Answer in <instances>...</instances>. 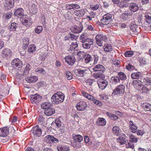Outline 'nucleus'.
<instances>
[{
	"label": "nucleus",
	"instance_id": "nucleus-39",
	"mask_svg": "<svg viewBox=\"0 0 151 151\" xmlns=\"http://www.w3.org/2000/svg\"><path fill=\"white\" fill-rule=\"evenodd\" d=\"M31 69V66L29 64L27 65L26 66L25 68L24 71L23 72L24 76H27L28 74L29 71Z\"/></svg>",
	"mask_w": 151,
	"mask_h": 151
},
{
	"label": "nucleus",
	"instance_id": "nucleus-7",
	"mask_svg": "<svg viewBox=\"0 0 151 151\" xmlns=\"http://www.w3.org/2000/svg\"><path fill=\"white\" fill-rule=\"evenodd\" d=\"M125 86L122 85L117 86L114 90L113 92L116 95L122 94L124 91Z\"/></svg>",
	"mask_w": 151,
	"mask_h": 151
},
{
	"label": "nucleus",
	"instance_id": "nucleus-38",
	"mask_svg": "<svg viewBox=\"0 0 151 151\" xmlns=\"http://www.w3.org/2000/svg\"><path fill=\"white\" fill-rule=\"evenodd\" d=\"M36 50V47L34 44L30 45L28 47V52L30 53H33Z\"/></svg>",
	"mask_w": 151,
	"mask_h": 151
},
{
	"label": "nucleus",
	"instance_id": "nucleus-47",
	"mask_svg": "<svg viewBox=\"0 0 151 151\" xmlns=\"http://www.w3.org/2000/svg\"><path fill=\"white\" fill-rule=\"evenodd\" d=\"M65 77L68 80L72 79L73 76L72 73L69 71H66L65 73Z\"/></svg>",
	"mask_w": 151,
	"mask_h": 151
},
{
	"label": "nucleus",
	"instance_id": "nucleus-11",
	"mask_svg": "<svg viewBox=\"0 0 151 151\" xmlns=\"http://www.w3.org/2000/svg\"><path fill=\"white\" fill-rule=\"evenodd\" d=\"M99 86L102 90L104 89L108 85L107 81L103 79H100L97 82Z\"/></svg>",
	"mask_w": 151,
	"mask_h": 151
},
{
	"label": "nucleus",
	"instance_id": "nucleus-35",
	"mask_svg": "<svg viewBox=\"0 0 151 151\" xmlns=\"http://www.w3.org/2000/svg\"><path fill=\"white\" fill-rule=\"evenodd\" d=\"M143 82L147 86L151 85V77H146L143 79Z\"/></svg>",
	"mask_w": 151,
	"mask_h": 151
},
{
	"label": "nucleus",
	"instance_id": "nucleus-41",
	"mask_svg": "<svg viewBox=\"0 0 151 151\" xmlns=\"http://www.w3.org/2000/svg\"><path fill=\"white\" fill-rule=\"evenodd\" d=\"M118 76L120 80H125L127 79V77L125 74L122 72H120L118 73Z\"/></svg>",
	"mask_w": 151,
	"mask_h": 151
},
{
	"label": "nucleus",
	"instance_id": "nucleus-62",
	"mask_svg": "<svg viewBox=\"0 0 151 151\" xmlns=\"http://www.w3.org/2000/svg\"><path fill=\"white\" fill-rule=\"evenodd\" d=\"M93 81L94 80L91 79H89L86 81V82L89 85H91Z\"/></svg>",
	"mask_w": 151,
	"mask_h": 151
},
{
	"label": "nucleus",
	"instance_id": "nucleus-23",
	"mask_svg": "<svg viewBox=\"0 0 151 151\" xmlns=\"http://www.w3.org/2000/svg\"><path fill=\"white\" fill-rule=\"evenodd\" d=\"M142 108L145 111L151 112V104L148 103H144L141 104Z\"/></svg>",
	"mask_w": 151,
	"mask_h": 151
},
{
	"label": "nucleus",
	"instance_id": "nucleus-56",
	"mask_svg": "<svg viewBox=\"0 0 151 151\" xmlns=\"http://www.w3.org/2000/svg\"><path fill=\"white\" fill-rule=\"evenodd\" d=\"M92 101L95 104L99 106H101L102 105V104L101 101L97 100L94 98Z\"/></svg>",
	"mask_w": 151,
	"mask_h": 151
},
{
	"label": "nucleus",
	"instance_id": "nucleus-50",
	"mask_svg": "<svg viewBox=\"0 0 151 151\" xmlns=\"http://www.w3.org/2000/svg\"><path fill=\"white\" fill-rule=\"evenodd\" d=\"M22 22L23 25L27 27H29L31 24L30 22L27 19H23Z\"/></svg>",
	"mask_w": 151,
	"mask_h": 151
},
{
	"label": "nucleus",
	"instance_id": "nucleus-19",
	"mask_svg": "<svg viewBox=\"0 0 151 151\" xmlns=\"http://www.w3.org/2000/svg\"><path fill=\"white\" fill-rule=\"evenodd\" d=\"M129 8L131 11L135 12L138 10L139 9V7L137 4L133 2L130 3Z\"/></svg>",
	"mask_w": 151,
	"mask_h": 151
},
{
	"label": "nucleus",
	"instance_id": "nucleus-37",
	"mask_svg": "<svg viewBox=\"0 0 151 151\" xmlns=\"http://www.w3.org/2000/svg\"><path fill=\"white\" fill-rule=\"evenodd\" d=\"M129 138L130 141L133 143H137L138 141V139L133 134L130 135L129 137Z\"/></svg>",
	"mask_w": 151,
	"mask_h": 151
},
{
	"label": "nucleus",
	"instance_id": "nucleus-49",
	"mask_svg": "<svg viewBox=\"0 0 151 151\" xmlns=\"http://www.w3.org/2000/svg\"><path fill=\"white\" fill-rule=\"evenodd\" d=\"M23 46L27 47L29 45V40L27 38H26L23 40Z\"/></svg>",
	"mask_w": 151,
	"mask_h": 151
},
{
	"label": "nucleus",
	"instance_id": "nucleus-63",
	"mask_svg": "<svg viewBox=\"0 0 151 151\" xmlns=\"http://www.w3.org/2000/svg\"><path fill=\"white\" fill-rule=\"evenodd\" d=\"M45 57V54L44 53H41L40 55L39 58L42 60H43Z\"/></svg>",
	"mask_w": 151,
	"mask_h": 151
},
{
	"label": "nucleus",
	"instance_id": "nucleus-15",
	"mask_svg": "<svg viewBox=\"0 0 151 151\" xmlns=\"http://www.w3.org/2000/svg\"><path fill=\"white\" fill-rule=\"evenodd\" d=\"M12 65L14 67H17L18 69L21 68L22 67V62L18 58L14 59L12 63Z\"/></svg>",
	"mask_w": 151,
	"mask_h": 151
},
{
	"label": "nucleus",
	"instance_id": "nucleus-6",
	"mask_svg": "<svg viewBox=\"0 0 151 151\" xmlns=\"http://www.w3.org/2000/svg\"><path fill=\"white\" fill-rule=\"evenodd\" d=\"M39 126L38 125H36L33 127L31 131L33 134L34 136L37 137H40L42 132L41 129Z\"/></svg>",
	"mask_w": 151,
	"mask_h": 151
},
{
	"label": "nucleus",
	"instance_id": "nucleus-1",
	"mask_svg": "<svg viewBox=\"0 0 151 151\" xmlns=\"http://www.w3.org/2000/svg\"><path fill=\"white\" fill-rule=\"evenodd\" d=\"M93 70L96 72L93 74V76L95 78H103L104 76L103 73L105 70V68L103 65L98 64L94 67Z\"/></svg>",
	"mask_w": 151,
	"mask_h": 151
},
{
	"label": "nucleus",
	"instance_id": "nucleus-33",
	"mask_svg": "<svg viewBox=\"0 0 151 151\" xmlns=\"http://www.w3.org/2000/svg\"><path fill=\"white\" fill-rule=\"evenodd\" d=\"M85 13V11L83 10H76L74 11L75 15L79 17H83Z\"/></svg>",
	"mask_w": 151,
	"mask_h": 151
},
{
	"label": "nucleus",
	"instance_id": "nucleus-10",
	"mask_svg": "<svg viewBox=\"0 0 151 151\" xmlns=\"http://www.w3.org/2000/svg\"><path fill=\"white\" fill-rule=\"evenodd\" d=\"M80 42L82 43L88 42V43L93 42L94 40L89 38L85 34H83L81 35L80 37Z\"/></svg>",
	"mask_w": 151,
	"mask_h": 151
},
{
	"label": "nucleus",
	"instance_id": "nucleus-43",
	"mask_svg": "<svg viewBox=\"0 0 151 151\" xmlns=\"http://www.w3.org/2000/svg\"><path fill=\"white\" fill-rule=\"evenodd\" d=\"M85 56L86 57L85 60V62L86 63H88L91 60H92V57L90 55L88 54H87Z\"/></svg>",
	"mask_w": 151,
	"mask_h": 151
},
{
	"label": "nucleus",
	"instance_id": "nucleus-60",
	"mask_svg": "<svg viewBox=\"0 0 151 151\" xmlns=\"http://www.w3.org/2000/svg\"><path fill=\"white\" fill-rule=\"evenodd\" d=\"M126 147L133 149L134 148V144L132 142H128V143L126 145Z\"/></svg>",
	"mask_w": 151,
	"mask_h": 151
},
{
	"label": "nucleus",
	"instance_id": "nucleus-2",
	"mask_svg": "<svg viewBox=\"0 0 151 151\" xmlns=\"http://www.w3.org/2000/svg\"><path fill=\"white\" fill-rule=\"evenodd\" d=\"M65 96L62 93L58 92L55 93L51 97V100L56 104L62 102L64 100Z\"/></svg>",
	"mask_w": 151,
	"mask_h": 151
},
{
	"label": "nucleus",
	"instance_id": "nucleus-26",
	"mask_svg": "<svg viewBox=\"0 0 151 151\" xmlns=\"http://www.w3.org/2000/svg\"><path fill=\"white\" fill-rule=\"evenodd\" d=\"M96 124L98 126H104L106 124V121L103 118H99L96 122Z\"/></svg>",
	"mask_w": 151,
	"mask_h": 151
},
{
	"label": "nucleus",
	"instance_id": "nucleus-17",
	"mask_svg": "<svg viewBox=\"0 0 151 151\" xmlns=\"http://www.w3.org/2000/svg\"><path fill=\"white\" fill-rule=\"evenodd\" d=\"M132 14L129 11H125V13H122L121 15V18L124 20H126L132 17Z\"/></svg>",
	"mask_w": 151,
	"mask_h": 151
},
{
	"label": "nucleus",
	"instance_id": "nucleus-25",
	"mask_svg": "<svg viewBox=\"0 0 151 151\" xmlns=\"http://www.w3.org/2000/svg\"><path fill=\"white\" fill-rule=\"evenodd\" d=\"M25 80L29 83H35L38 80V77L35 76L30 77H28L25 78Z\"/></svg>",
	"mask_w": 151,
	"mask_h": 151
},
{
	"label": "nucleus",
	"instance_id": "nucleus-22",
	"mask_svg": "<svg viewBox=\"0 0 151 151\" xmlns=\"http://www.w3.org/2000/svg\"><path fill=\"white\" fill-rule=\"evenodd\" d=\"M23 10L21 8H19L17 9L15 11L14 15L18 17H21L23 15Z\"/></svg>",
	"mask_w": 151,
	"mask_h": 151
},
{
	"label": "nucleus",
	"instance_id": "nucleus-54",
	"mask_svg": "<svg viewBox=\"0 0 151 151\" xmlns=\"http://www.w3.org/2000/svg\"><path fill=\"white\" fill-rule=\"evenodd\" d=\"M43 30L42 27L41 26H38L35 29V32L37 33H40Z\"/></svg>",
	"mask_w": 151,
	"mask_h": 151
},
{
	"label": "nucleus",
	"instance_id": "nucleus-8",
	"mask_svg": "<svg viewBox=\"0 0 151 151\" xmlns=\"http://www.w3.org/2000/svg\"><path fill=\"white\" fill-rule=\"evenodd\" d=\"M87 106L86 102L82 101L77 103L76 106V108L78 111H83L86 109Z\"/></svg>",
	"mask_w": 151,
	"mask_h": 151
},
{
	"label": "nucleus",
	"instance_id": "nucleus-14",
	"mask_svg": "<svg viewBox=\"0 0 151 151\" xmlns=\"http://www.w3.org/2000/svg\"><path fill=\"white\" fill-rule=\"evenodd\" d=\"M129 127L130 131L132 133H135L137 132V126L133 121H129Z\"/></svg>",
	"mask_w": 151,
	"mask_h": 151
},
{
	"label": "nucleus",
	"instance_id": "nucleus-55",
	"mask_svg": "<svg viewBox=\"0 0 151 151\" xmlns=\"http://www.w3.org/2000/svg\"><path fill=\"white\" fill-rule=\"evenodd\" d=\"M55 122L57 127H60L61 122L59 119L58 118L56 119L55 120Z\"/></svg>",
	"mask_w": 151,
	"mask_h": 151
},
{
	"label": "nucleus",
	"instance_id": "nucleus-46",
	"mask_svg": "<svg viewBox=\"0 0 151 151\" xmlns=\"http://www.w3.org/2000/svg\"><path fill=\"white\" fill-rule=\"evenodd\" d=\"M145 20L148 24H150L151 22V17L148 15H146L144 16Z\"/></svg>",
	"mask_w": 151,
	"mask_h": 151
},
{
	"label": "nucleus",
	"instance_id": "nucleus-31",
	"mask_svg": "<svg viewBox=\"0 0 151 151\" xmlns=\"http://www.w3.org/2000/svg\"><path fill=\"white\" fill-rule=\"evenodd\" d=\"M103 49L105 52H110L112 50L111 45L108 44H105L103 47Z\"/></svg>",
	"mask_w": 151,
	"mask_h": 151
},
{
	"label": "nucleus",
	"instance_id": "nucleus-27",
	"mask_svg": "<svg viewBox=\"0 0 151 151\" xmlns=\"http://www.w3.org/2000/svg\"><path fill=\"white\" fill-rule=\"evenodd\" d=\"M72 136L74 140L76 142H80L83 140V137L80 135L73 134Z\"/></svg>",
	"mask_w": 151,
	"mask_h": 151
},
{
	"label": "nucleus",
	"instance_id": "nucleus-16",
	"mask_svg": "<svg viewBox=\"0 0 151 151\" xmlns=\"http://www.w3.org/2000/svg\"><path fill=\"white\" fill-rule=\"evenodd\" d=\"M88 70L86 69H76L75 70L74 73L76 75L83 76L87 73Z\"/></svg>",
	"mask_w": 151,
	"mask_h": 151
},
{
	"label": "nucleus",
	"instance_id": "nucleus-51",
	"mask_svg": "<svg viewBox=\"0 0 151 151\" xmlns=\"http://www.w3.org/2000/svg\"><path fill=\"white\" fill-rule=\"evenodd\" d=\"M92 59L93 58L94 60L93 64H96L99 60V56L97 55L94 54L92 55Z\"/></svg>",
	"mask_w": 151,
	"mask_h": 151
},
{
	"label": "nucleus",
	"instance_id": "nucleus-20",
	"mask_svg": "<svg viewBox=\"0 0 151 151\" xmlns=\"http://www.w3.org/2000/svg\"><path fill=\"white\" fill-rule=\"evenodd\" d=\"M11 51L8 48H5L2 51L1 55L3 58H6L11 55Z\"/></svg>",
	"mask_w": 151,
	"mask_h": 151
},
{
	"label": "nucleus",
	"instance_id": "nucleus-57",
	"mask_svg": "<svg viewBox=\"0 0 151 151\" xmlns=\"http://www.w3.org/2000/svg\"><path fill=\"white\" fill-rule=\"evenodd\" d=\"M99 7V5L98 4L95 5H91L90 6L91 8L93 10H96L98 9Z\"/></svg>",
	"mask_w": 151,
	"mask_h": 151
},
{
	"label": "nucleus",
	"instance_id": "nucleus-13",
	"mask_svg": "<svg viewBox=\"0 0 151 151\" xmlns=\"http://www.w3.org/2000/svg\"><path fill=\"white\" fill-rule=\"evenodd\" d=\"M14 4V0H6L4 4L5 9H10L13 7Z\"/></svg>",
	"mask_w": 151,
	"mask_h": 151
},
{
	"label": "nucleus",
	"instance_id": "nucleus-32",
	"mask_svg": "<svg viewBox=\"0 0 151 151\" xmlns=\"http://www.w3.org/2000/svg\"><path fill=\"white\" fill-rule=\"evenodd\" d=\"M106 115L112 120H116L119 119V117L116 115L112 114L109 112L106 113Z\"/></svg>",
	"mask_w": 151,
	"mask_h": 151
},
{
	"label": "nucleus",
	"instance_id": "nucleus-42",
	"mask_svg": "<svg viewBox=\"0 0 151 151\" xmlns=\"http://www.w3.org/2000/svg\"><path fill=\"white\" fill-rule=\"evenodd\" d=\"M125 139V138H124L122 136H120L117 139V140L118 142L120 143L121 145H122L126 142Z\"/></svg>",
	"mask_w": 151,
	"mask_h": 151
},
{
	"label": "nucleus",
	"instance_id": "nucleus-44",
	"mask_svg": "<svg viewBox=\"0 0 151 151\" xmlns=\"http://www.w3.org/2000/svg\"><path fill=\"white\" fill-rule=\"evenodd\" d=\"M18 24L16 23L13 22L11 24L10 29L11 31H15L17 27Z\"/></svg>",
	"mask_w": 151,
	"mask_h": 151
},
{
	"label": "nucleus",
	"instance_id": "nucleus-4",
	"mask_svg": "<svg viewBox=\"0 0 151 151\" xmlns=\"http://www.w3.org/2000/svg\"><path fill=\"white\" fill-rule=\"evenodd\" d=\"M112 15L109 13H107L103 16V18L101 19V23L104 25L108 24L112 20Z\"/></svg>",
	"mask_w": 151,
	"mask_h": 151
},
{
	"label": "nucleus",
	"instance_id": "nucleus-28",
	"mask_svg": "<svg viewBox=\"0 0 151 151\" xmlns=\"http://www.w3.org/2000/svg\"><path fill=\"white\" fill-rule=\"evenodd\" d=\"M112 132L114 134L117 136L121 134V130L118 126H114L113 128Z\"/></svg>",
	"mask_w": 151,
	"mask_h": 151
},
{
	"label": "nucleus",
	"instance_id": "nucleus-53",
	"mask_svg": "<svg viewBox=\"0 0 151 151\" xmlns=\"http://www.w3.org/2000/svg\"><path fill=\"white\" fill-rule=\"evenodd\" d=\"M78 46V43L76 42H73L71 45H70V47L71 50H74Z\"/></svg>",
	"mask_w": 151,
	"mask_h": 151
},
{
	"label": "nucleus",
	"instance_id": "nucleus-34",
	"mask_svg": "<svg viewBox=\"0 0 151 151\" xmlns=\"http://www.w3.org/2000/svg\"><path fill=\"white\" fill-rule=\"evenodd\" d=\"M116 4H117L118 6L119 7L122 8L124 7H127L129 6L128 4L126 2L124 1H121L120 2L119 1V2L118 3H117Z\"/></svg>",
	"mask_w": 151,
	"mask_h": 151
},
{
	"label": "nucleus",
	"instance_id": "nucleus-21",
	"mask_svg": "<svg viewBox=\"0 0 151 151\" xmlns=\"http://www.w3.org/2000/svg\"><path fill=\"white\" fill-rule=\"evenodd\" d=\"M55 110L54 108L50 107L45 109L44 113L45 115L49 116L52 115L55 113Z\"/></svg>",
	"mask_w": 151,
	"mask_h": 151
},
{
	"label": "nucleus",
	"instance_id": "nucleus-30",
	"mask_svg": "<svg viewBox=\"0 0 151 151\" xmlns=\"http://www.w3.org/2000/svg\"><path fill=\"white\" fill-rule=\"evenodd\" d=\"M51 105L52 104L50 102L47 101L42 103L41 107L42 109H46L50 108Z\"/></svg>",
	"mask_w": 151,
	"mask_h": 151
},
{
	"label": "nucleus",
	"instance_id": "nucleus-24",
	"mask_svg": "<svg viewBox=\"0 0 151 151\" xmlns=\"http://www.w3.org/2000/svg\"><path fill=\"white\" fill-rule=\"evenodd\" d=\"M45 138L48 140V142H51L54 143H57L59 142L58 139L57 138L50 135L47 136Z\"/></svg>",
	"mask_w": 151,
	"mask_h": 151
},
{
	"label": "nucleus",
	"instance_id": "nucleus-18",
	"mask_svg": "<svg viewBox=\"0 0 151 151\" xmlns=\"http://www.w3.org/2000/svg\"><path fill=\"white\" fill-rule=\"evenodd\" d=\"M9 130L7 127L0 128V136L3 137H6L8 134Z\"/></svg>",
	"mask_w": 151,
	"mask_h": 151
},
{
	"label": "nucleus",
	"instance_id": "nucleus-12",
	"mask_svg": "<svg viewBox=\"0 0 151 151\" xmlns=\"http://www.w3.org/2000/svg\"><path fill=\"white\" fill-rule=\"evenodd\" d=\"M65 62L68 64L72 65L76 61L75 57L73 56H67L65 58Z\"/></svg>",
	"mask_w": 151,
	"mask_h": 151
},
{
	"label": "nucleus",
	"instance_id": "nucleus-5",
	"mask_svg": "<svg viewBox=\"0 0 151 151\" xmlns=\"http://www.w3.org/2000/svg\"><path fill=\"white\" fill-rule=\"evenodd\" d=\"M83 29V26L81 22H80L78 26H73L71 27L70 28L71 32L75 33H79L81 32Z\"/></svg>",
	"mask_w": 151,
	"mask_h": 151
},
{
	"label": "nucleus",
	"instance_id": "nucleus-3",
	"mask_svg": "<svg viewBox=\"0 0 151 151\" xmlns=\"http://www.w3.org/2000/svg\"><path fill=\"white\" fill-rule=\"evenodd\" d=\"M95 39L97 44L99 46H103L104 41L105 42L107 40V37L106 35L102 34H98L95 37Z\"/></svg>",
	"mask_w": 151,
	"mask_h": 151
},
{
	"label": "nucleus",
	"instance_id": "nucleus-52",
	"mask_svg": "<svg viewBox=\"0 0 151 151\" xmlns=\"http://www.w3.org/2000/svg\"><path fill=\"white\" fill-rule=\"evenodd\" d=\"M12 14V12H10L4 14V16L5 19H9L11 17Z\"/></svg>",
	"mask_w": 151,
	"mask_h": 151
},
{
	"label": "nucleus",
	"instance_id": "nucleus-58",
	"mask_svg": "<svg viewBox=\"0 0 151 151\" xmlns=\"http://www.w3.org/2000/svg\"><path fill=\"white\" fill-rule=\"evenodd\" d=\"M139 61L141 64H145L147 62L146 59L145 58L142 57L139 58Z\"/></svg>",
	"mask_w": 151,
	"mask_h": 151
},
{
	"label": "nucleus",
	"instance_id": "nucleus-45",
	"mask_svg": "<svg viewBox=\"0 0 151 151\" xmlns=\"http://www.w3.org/2000/svg\"><path fill=\"white\" fill-rule=\"evenodd\" d=\"M134 54V52L132 51H127L124 53L126 57H131Z\"/></svg>",
	"mask_w": 151,
	"mask_h": 151
},
{
	"label": "nucleus",
	"instance_id": "nucleus-29",
	"mask_svg": "<svg viewBox=\"0 0 151 151\" xmlns=\"http://www.w3.org/2000/svg\"><path fill=\"white\" fill-rule=\"evenodd\" d=\"M58 151H69L68 147L64 145H58L57 147Z\"/></svg>",
	"mask_w": 151,
	"mask_h": 151
},
{
	"label": "nucleus",
	"instance_id": "nucleus-9",
	"mask_svg": "<svg viewBox=\"0 0 151 151\" xmlns=\"http://www.w3.org/2000/svg\"><path fill=\"white\" fill-rule=\"evenodd\" d=\"M42 99V96L37 94L32 95L30 99V101L32 103L37 104Z\"/></svg>",
	"mask_w": 151,
	"mask_h": 151
},
{
	"label": "nucleus",
	"instance_id": "nucleus-48",
	"mask_svg": "<svg viewBox=\"0 0 151 151\" xmlns=\"http://www.w3.org/2000/svg\"><path fill=\"white\" fill-rule=\"evenodd\" d=\"M111 80L113 82L115 83H118L120 81L119 78L117 76L112 77Z\"/></svg>",
	"mask_w": 151,
	"mask_h": 151
},
{
	"label": "nucleus",
	"instance_id": "nucleus-59",
	"mask_svg": "<svg viewBox=\"0 0 151 151\" xmlns=\"http://www.w3.org/2000/svg\"><path fill=\"white\" fill-rule=\"evenodd\" d=\"M127 69L129 70H132L134 69L135 67L130 64H128L126 66Z\"/></svg>",
	"mask_w": 151,
	"mask_h": 151
},
{
	"label": "nucleus",
	"instance_id": "nucleus-36",
	"mask_svg": "<svg viewBox=\"0 0 151 151\" xmlns=\"http://www.w3.org/2000/svg\"><path fill=\"white\" fill-rule=\"evenodd\" d=\"M142 76L141 73L139 72L134 73L131 74V77L132 79H138Z\"/></svg>",
	"mask_w": 151,
	"mask_h": 151
},
{
	"label": "nucleus",
	"instance_id": "nucleus-40",
	"mask_svg": "<svg viewBox=\"0 0 151 151\" xmlns=\"http://www.w3.org/2000/svg\"><path fill=\"white\" fill-rule=\"evenodd\" d=\"M93 42L87 43L84 42L82 43L81 45L84 48L86 49H89L90 48L91 45H93Z\"/></svg>",
	"mask_w": 151,
	"mask_h": 151
},
{
	"label": "nucleus",
	"instance_id": "nucleus-61",
	"mask_svg": "<svg viewBox=\"0 0 151 151\" xmlns=\"http://www.w3.org/2000/svg\"><path fill=\"white\" fill-rule=\"evenodd\" d=\"M94 26L93 25L89 24L87 25V29L90 31L94 30Z\"/></svg>",
	"mask_w": 151,
	"mask_h": 151
},
{
	"label": "nucleus",
	"instance_id": "nucleus-64",
	"mask_svg": "<svg viewBox=\"0 0 151 151\" xmlns=\"http://www.w3.org/2000/svg\"><path fill=\"white\" fill-rule=\"evenodd\" d=\"M136 25L134 24H133V25H130V27L131 29L134 32H135L136 31Z\"/></svg>",
	"mask_w": 151,
	"mask_h": 151
}]
</instances>
